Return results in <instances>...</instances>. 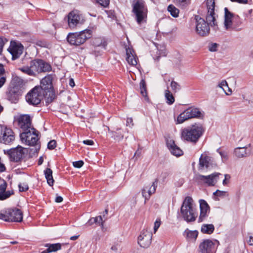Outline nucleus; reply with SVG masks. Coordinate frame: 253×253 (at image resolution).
Masks as SVG:
<instances>
[{
    "instance_id": "1",
    "label": "nucleus",
    "mask_w": 253,
    "mask_h": 253,
    "mask_svg": "<svg viewBox=\"0 0 253 253\" xmlns=\"http://www.w3.org/2000/svg\"><path fill=\"white\" fill-rule=\"evenodd\" d=\"M206 5L207 10L206 15L207 22L198 15L195 16L196 20V31L201 36L208 35L210 31L209 26L214 29L217 28L215 10V0H207Z\"/></svg>"
},
{
    "instance_id": "2",
    "label": "nucleus",
    "mask_w": 253,
    "mask_h": 253,
    "mask_svg": "<svg viewBox=\"0 0 253 253\" xmlns=\"http://www.w3.org/2000/svg\"><path fill=\"white\" fill-rule=\"evenodd\" d=\"M18 69L29 76L35 77L41 73L51 71L52 67L42 59H34L30 61L29 66H24Z\"/></svg>"
},
{
    "instance_id": "3",
    "label": "nucleus",
    "mask_w": 253,
    "mask_h": 253,
    "mask_svg": "<svg viewBox=\"0 0 253 253\" xmlns=\"http://www.w3.org/2000/svg\"><path fill=\"white\" fill-rule=\"evenodd\" d=\"M180 214L183 219L186 221H194L198 217L196 205L193 198L186 196L180 208Z\"/></svg>"
},
{
    "instance_id": "4",
    "label": "nucleus",
    "mask_w": 253,
    "mask_h": 253,
    "mask_svg": "<svg viewBox=\"0 0 253 253\" xmlns=\"http://www.w3.org/2000/svg\"><path fill=\"white\" fill-rule=\"evenodd\" d=\"M204 131L201 125L195 124L182 129L181 137L184 141L196 143L202 135Z\"/></svg>"
},
{
    "instance_id": "5",
    "label": "nucleus",
    "mask_w": 253,
    "mask_h": 253,
    "mask_svg": "<svg viewBox=\"0 0 253 253\" xmlns=\"http://www.w3.org/2000/svg\"><path fill=\"white\" fill-rule=\"evenodd\" d=\"M132 13L139 25L146 23L148 9L144 0H133L131 3Z\"/></svg>"
},
{
    "instance_id": "6",
    "label": "nucleus",
    "mask_w": 253,
    "mask_h": 253,
    "mask_svg": "<svg viewBox=\"0 0 253 253\" xmlns=\"http://www.w3.org/2000/svg\"><path fill=\"white\" fill-rule=\"evenodd\" d=\"M92 31L90 29H85L80 32L70 33L67 37V41L71 44L79 45L84 43L87 39L91 37Z\"/></svg>"
},
{
    "instance_id": "7",
    "label": "nucleus",
    "mask_w": 253,
    "mask_h": 253,
    "mask_svg": "<svg viewBox=\"0 0 253 253\" xmlns=\"http://www.w3.org/2000/svg\"><path fill=\"white\" fill-rule=\"evenodd\" d=\"M0 219L5 221H22L23 212L18 209H7L0 212Z\"/></svg>"
},
{
    "instance_id": "8",
    "label": "nucleus",
    "mask_w": 253,
    "mask_h": 253,
    "mask_svg": "<svg viewBox=\"0 0 253 253\" xmlns=\"http://www.w3.org/2000/svg\"><path fill=\"white\" fill-rule=\"evenodd\" d=\"M202 115L200 110L195 107H189L180 113L175 120L176 124H181L184 122L196 118H200Z\"/></svg>"
},
{
    "instance_id": "9",
    "label": "nucleus",
    "mask_w": 253,
    "mask_h": 253,
    "mask_svg": "<svg viewBox=\"0 0 253 253\" xmlns=\"http://www.w3.org/2000/svg\"><path fill=\"white\" fill-rule=\"evenodd\" d=\"M20 138L22 142L31 146L36 144L39 140L38 134L33 127L23 131L20 134Z\"/></svg>"
},
{
    "instance_id": "10",
    "label": "nucleus",
    "mask_w": 253,
    "mask_h": 253,
    "mask_svg": "<svg viewBox=\"0 0 253 253\" xmlns=\"http://www.w3.org/2000/svg\"><path fill=\"white\" fill-rule=\"evenodd\" d=\"M84 21V16L79 11L73 10L68 15V25L72 29L83 24Z\"/></svg>"
},
{
    "instance_id": "11",
    "label": "nucleus",
    "mask_w": 253,
    "mask_h": 253,
    "mask_svg": "<svg viewBox=\"0 0 253 253\" xmlns=\"http://www.w3.org/2000/svg\"><path fill=\"white\" fill-rule=\"evenodd\" d=\"M152 226H149L141 231L137 241L138 244L141 247L147 248L150 245L152 238Z\"/></svg>"
},
{
    "instance_id": "12",
    "label": "nucleus",
    "mask_w": 253,
    "mask_h": 253,
    "mask_svg": "<svg viewBox=\"0 0 253 253\" xmlns=\"http://www.w3.org/2000/svg\"><path fill=\"white\" fill-rule=\"evenodd\" d=\"M44 95V93L41 91V88L36 86L27 94L26 99L30 104L38 105L41 102Z\"/></svg>"
},
{
    "instance_id": "13",
    "label": "nucleus",
    "mask_w": 253,
    "mask_h": 253,
    "mask_svg": "<svg viewBox=\"0 0 253 253\" xmlns=\"http://www.w3.org/2000/svg\"><path fill=\"white\" fill-rule=\"evenodd\" d=\"M224 26L225 29L227 31H231L233 30L240 31L241 28L238 26L234 24L233 19L235 15L229 11L227 8H224Z\"/></svg>"
},
{
    "instance_id": "14",
    "label": "nucleus",
    "mask_w": 253,
    "mask_h": 253,
    "mask_svg": "<svg viewBox=\"0 0 253 253\" xmlns=\"http://www.w3.org/2000/svg\"><path fill=\"white\" fill-rule=\"evenodd\" d=\"M15 139L14 133L11 129L5 126L0 125V141L8 144Z\"/></svg>"
},
{
    "instance_id": "15",
    "label": "nucleus",
    "mask_w": 253,
    "mask_h": 253,
    "mask_svg": "<svg viewBox=\"0 0 253 253\" xmlns=\"http://www.w3.org/2000/svg\"><path fill=\"white\" fill-rule=\"evenodd\" d=\"M24 85L23 80L16 74L12 75V79L10 83L9 92L19 95L20 94L21 88Z\"/></svg>"
},
{
    "instance_id": "16",
    "label": "nucleus",
    "mask_w": 253,
    "mask_h": 253,
    "mask_svg": "<svg viewBox=\"0 0 253 253\" xmlns=\"http://www.w3.org/2000/svg\"><path fill=\"white\" fill-rule=\"evenodd\" d=\"M252 153H253V147L251 143L244 147L236 148L234 151L235 156L239 158L248 157Z\"/></svg>"
},
{
    "instance_id": "17",
    "label": "nucleus",
    "mask_w": 253,
    "mask_h": 253,
    "mask_svg": "<svg viewBox=\"0 0 253 253\" xmlns=\"http://www.w3.org/2000/svg\"><path fill=\"white\" fill-rule=\"evenodd\" d=\"M216 242H217L216 240L214 241L209 239L204 240L199 245V252L201 253H213Z\"/></svg>"
},
{
    "instance_id": "18",
    "label": "nucleus",
    "mask_w": 253,
    "mask_h": 253,
    "mask_svg": "<svg viewBox=\"0 0 253 253\" xmlns=\"http://www.w3.org/2000/svg\"><path fill=\"white\" fill-rule=\"evenodd\" d=\"M19 127L23 131L32 127L31 124V117L28 115H21L17 119Z\"/></svg>"
},
{
    "instance_id": "19",
    "label": "nucleus",
    "mask_w": 253,
    "mask_h": 253,
    "mask_svg": "<svg viewBox=\"0 0 253 253\" xmlns=\"http://www.w3.org/2000/svg\"><path fill=\"white\" fill-rule=\"evenodd\" d=\"M8 50L12 55V59L15 60L18 58L22 53L23 46L20 43L15 42H11Z\"/></svg>"
},
{
    "instance_id": "20",
    "label": "nucleus",
    "mask_w": 253,
    "mask_h": 253,
    "mask_svg": "<svg viewBox=\"0 0 253 253\" xmlns=\"http://www.w3.org/2000/svg\"><path fill=\"white\" fill-rule=\"evenodd\" d=\"M219 175H220L219 173H214L207 176L199 175L197 176V178L209 186H213L216 183Z\"/></svg>"
},
{
    "instance_id": "21",
    "label": "nucleus",
    "mask_w": 253,
    "mask_h": 253,
    "mask_svg": "<svg viewBox=\"0 0 253 253\" xmlns=\"http://www.w3.org/2000/svg\"><path fill=\"white\" fill-rule=\"evenodd\" d=\"M26 150L21 146L11 149L10 150L9 155L10 158L14 161H20L24 157Z\"/></svg>"
},
{
    "instance_id": "22",
    "label": "nucleus",
    "mask_w": 253,
    "mask_h": 253,
    "mask_svg": "<svg viewBox=\"0 0 253 253\" xmlns=\"http://www.w3.org/2000/svg\"><path fill=\"white\" fill-rule=\"evenodd\" d=\"M213 159L212 158L207 154H203L201 156L199 160V165L200 169H203L205 167L207 169H210L214 166Z\"/></svg>"
},
{
    "instance_id": "23",
    "label": "nucleus",
    "mask_w": 253,
    "mask_h": 253,
    "mask_svg": "<svg viewBox=\"0 0 253 253\" xmlns=\"http://www.w3.org/2000/svg\"><path fill=\"white\" fill-rule=\"evenodd\" d=\"M157 186V181L153 182L151 185L144 186L141 190L142 195L145 198V203L148 200L151 195L156 191Z\"/></svg>"
},
{
    "instance_id": "24",
    "label": "nucleus",
    "mask_w": 253,
    "mask_h": 253,
    "mask_svg": "<svg viewBox=\"0 0 253 253\" xmlns=\"http://www.w3.org/2000/svg\"><path fill=\"white\" fill-rule=\"evenodd\" d=\"M52 77L47 76L43 78L41 81V86L38 88H41V91L44 93L46 91H49L52 88Z\"/></svg>"
},
{
    "instance_id": "25",
    "label": "nucleus",
    "mask_w": 253,
    "mask_h": 253,
    "mask_svg": "<svg viewBox=\"0 0 253 253\" xmlns=\"http://www.w3.org/2000/svg\"><path fill=\"white\" fill-rule=\"evenodd\" d=\"M167 145L172 155L179 157L183 154L182 150L175 144L173 140H168Z\"/></svg>"
},
{
    "instance_id": "26",
    "label": "nucleus",
    "mask_w": 253,
    "mask_h": 253,
    "mask_svg": "<svg viewBox=\"0 0 253 253\" xmlns=\"http://www.w3.org/2000/svg\"><path fill=\"white\" fill-rule=\"evenodd\" d=\"M126 60L127 63L132 66H135L137 63V58L134 51L131 47L126 48Z\"/></svg>"
},
{
    "instance_id": "27",
    "label": "nucleus",
    "mask_w": 253,
    "mask_h": 253,
    "mask_svg": "<svg viewBox=\"0 0 253 253\" xmlns=\"http://www.w3.org/2000/svg\"><path fill=\"white\" fill-rule=\"evenodd\" d=\"M200 214L199 219L201 220L204 219V218L207 216V214L210 212V207L208 203L204 200H200Z\"/></svg>"
},
{
    "instance_id": "28",
    "label": "nucleus",
    "mask_w": 253,
    "mask_h": 253,
    "mask_svg": "<svg viewBox=\"0 0 253 253\" xmlns=\"http://www.w3.org/2000/svg\"><path fill=\"white\" fill-rule=\"evenodd\" d=\"M6 182L4 180L1 181V183L0 184V200H3L9 198L13 193L12 191H6Z\"/></svg>"
},
{
    "instance_id": "29",
    "label": "nucleus",
    "mask_w": 253,
    "mask_h": 253,
    "mask_svg": "<svg viewBox=\"0 0 253 253\" xmlns=\"http://www.w3.org/2000/svg\"><path fill=\"white\" fill-rule=\"evenodd\" d=\"M198 234L197 230H190L186 229L184 232L183 235L188 242L194 243L197 238Z\"/></svg>"
},
{
    "instance_id": "30",
    "label": "nucleus",
    "mask_w": 253,
    "mask_h": 253,
    "mask_svg": "<svg viewBox=\"0 0 253 253\" xmlns=\"http://www.w3.org/2000/svg\"><path fill=\"white\" fill-rule=\"evenodd\" d=\"M45 177L46 179L47 182L49 186H52L54 184V180L52 176V171L49 168H47L44 171Z\"/></svg>"
},
{
    "instance_id": "31",
    "label": "nucleus",
    "mask_w": 253,
    "mask_h": 253,
    "mask_svg": "<svg viewBox=\"0 0 253 253\" xmlns=\"http://www.w3.org/2000/svg\"><path fill=\"white\" fill-rule=\"evenodd\" d=\"M218 86L221 88L227 95H229L232 93V89L228 86V84L225 80H222L220 82Z\"/></svg>"
},
{
    "instance_id": "32",
    "label": "nucleus",
    "mask_w": 253,
    "mask_h": 253,
    "mask_svg": "<svg viewBox=\"0 0 253 253\" xmlns=\"http://www.w3.org/2000/svg\"><path fill=\"white\" fill-rule=\"evenodd\" d=\"M214 229V226L212 224H204L202 226L201 232L203 233L210 234L213 232Z\"/></svg>"
},
{
    "instance_id": "33",
    "label": "nucleus",
    "mask_w": 253,
    "mask_h": 253,
    "mask_svg": "<svg viewBox=\"0 0 253 253\" xmlns=\"http://www.w3.org/2000/svg\"><path fill=\"white\" fill-rule=\"evenodd\" d=\"M45 247L48 248V252L49 253L57 251L61 248V245L60 243L46 244L45 245Z\"/></svg>"
},
{
    "instance_id": "34",
    "label": "nucleus",
    "mask_w": 253,
    "mask_h": 253,
    "mask_svg": "<svg viewBox=\"0 0 253 253\" xmlns=\"http://www.w3.org/2000/svg\"><path fill=\"white\" fill-rule=\"evenodd\" d=\"M168 11L173 17L177 18L179 16V10L172 4L168 6Z\"/></svg>"
},
{
    "instance_id": "35",
    "label": "nucleus",
    "mask_w": 253,
    "mask_h": 253,
    "mask_svg": "<svg viewBox=\"0 0 253 253\" xmlns=\"http://www.w3.org/2000/svg\"><path fill=\"white\" fill-rule=\"evenodd\" d=\"M93 44L95 46L101 47L102 48L105 49L106 46V43L100 38H95L93 41Z\"/></svg>"
},
{
    "instance_id": "36",
    "label": "nucleus",
    "mask_w": 253,
    "mask_h": 253,
    "mask_svg": "<svg viewBox=\"0 0 253 253\" xmlns=\"http://www.w3.org/2000/svg\"><path fill=\"white\" fill-rule=\"evenodd\" d=\"M165 96L168 104L170 105L174 102V98L169 90L167 89L165 91Z\"/></svg>"
},
{
    "instance_id": "37",
    "label": "nucleus",
    "mask_w": 253,
    "mask_h": 253,
    "mask_svg": "<svg viewBox=\"0 0 253 253\" xmlns=\"http://www.w3.org/2000/svg\"><path fill=\"white\" fill-rule=\"evenodd\" d=\"M177 5L182 8L185 7L190 3V0H172Z\"/></svg>"
},
{
    "instance_id": "38",
    "label": "nucleus",
    "mask_w": 253,
    "mask_h": 253,
    "mask_svg": "<svg viewBox=\"0 0 253 253\" xmlns=\"http://www.w3.org/2000/svg\"><path fill=\"white\" fill-rule=\"evenodd\" d=\"M4 69L2 64H0V87L5 83L6 78L4 75Z\"/></svg>"
},
{
    "instance_id": "39",
    "label": "nucleus",
    "mask_w": 253,
    "mask_h": 253,
    "mask_svg": "<svg viewBox=\"0 0 253 253\" xmlns=\"http://www.w3.org/2000/svg\"><path fill=\"white\" fill-rule=\"evenodd\" d=\"M108 214V210H105V211L102 213V215L97 216L95 217H92L89 219V221H91L92 219L93 221H101L103 220H105L107 219L105 218V216Z\"/></svg>"
},
{
    "instance_id": "40",
    "label": "nucleus",
    "mask_w": 253,
    "mask_h": 253,
    "mask_svg": "<svg viewBox=\"0 0 253 253\" xmlns=\"http://www.w3.org/2000/svg\"><path fill=\"white\" fill-rule=\"evenodd\" d=\"M140 90L142 95L147 98L146 85L144 80H142L140 83Z\"/></svg>"
},
{
    "instance_id": "41",
    "label": "nucleus",
    "mask_w": 253,
    "mask_h": 253,
    "mask_svg": "<svg viewBox=\"0 0 253 253\" xmlns=\"http://www.w3.org/2000/svg\"><path fill=\"white\" fill-rule=\"evenodd\" d=\"M244 101L253 107V94H247L243 97Z\"/></svg>"
},
{
    "instance_id": "42",
    "label": "nucleus",
    "mask_w": 253,
    "mask_h": 253,
    "mask_svg": "<svg viewBox=\"0 0 253 253\" xmlns=\"http://www.w3.org/2000/svg\"><path fill=\"white\" fill-rule=\"evenodd\" d=\"M171 88L174 92H176L180 90V85L177 82L172 81L170 84Z\"/></svg>"
},
{
    "instance_id": "43",
    "label": "nucleus",
    "mask_w": 253,
    "mask_h": 253,
    "mask_svg": "<svg viewBox=\"0 0 253 253\" xmlns=\"http://www.w3.org/2000/svg\"><path fill=\"white\" fill-rule=\"evenodd\" d=\"M213 195L216 197L223 198L228 196V193L227 191L217 190L215 192L213 193Z\"/></svg>"
},
{
    "instance_id": "44",
    "label": "nucleus",
    "mask_w": 253,
    "mask_h": 253,
    "mask_svg": "<svg viewBox=\"0 0 253 253\" xmlns=\"http://www.w3.org/2000/svg\"><path fill=\"white\" fill-rule=\"evenodd\" d=\"M97 226L101 227L102 231H106L108 228V226L107 225L106 222H95Z\"/></svg>"
},
{
    "instance_id": "45",
    "label": "nucleus",
    "mask_w": 253,
    "mask_h": 253,
    "mask_svg": "<svg viewBox=\"0 0 253 253\" xmlns=\"http://www.w3.org/2000/svg\"><path fill=\"white\" fill-rule=\"evenodd\" d=\"M218 44L216 43H212L209 46V49L210 51L214 52L217 50Z\"/></svg>"
},
{
    "instance_id": "46",
    "label": "nucleus",
    "mask_w": 253,
    "mask_h": 253,
    "mask_svg": "<svg viewBox=\"0 0 253 253\" xmlns=\"http://www.w3.org/2000/svg\"><path fill=\"white\" fill-rule=\"evenodd\" d=\"M97 2L104 7H107L110 2L109 0H95Z\"/></svg>"
},
{
    "instance_id": "47",
    "label": "nucleus",
    "mask_w": 253,
    "mask_h": 253,
    "mask_svg": "<svg viewBox=\"0 0 253 253\" xmlns=\"http://www.w3.org/2000/svg\"><path fill=\"white\" fill-rule=\"evenodd\" d=\"M20 191H25L28 189V186L26 183H21L19 184Z\"/></svg>"
},
{
    "instance_id": "48",
    "label": "nucleus",
    "mask_w": 253,
    "mask_h": 253,
    "mask_svg": "<svg viewBox=\"0 0 253 253\" xmlns=\"http://www.w3.org/2000/svg\"><path fill=\"white\" fill-rule=\"evenodd\" d=\"M56 146V142L55 140H52L50 141L47 145L48 148L49 149H53Z\"/></svg>"
},
{
    "instance_id": "49",
    "label": "nucleus",
    "mask_w": 253,
    "mask_h": 253,
    "mask_svg": "<svg viewBox=\"0 0 253 253\" xmlns=\"http://www.w3.org/2000/svg\"><path fill=\"white\" fill-rule=\"evenodd\" d=\"M84 162L83 161H78L74 162L73 165L74 167L77 168H80L84 165Z\"/></svg>"
},
{
    "instance_id": "50",
    "label": "nucleus",
    "mask_w": 253,
    "mask_h": 253,
    "mask_svg": "<svg viewBox=\"0 0 253 253\" xmlns=\"http://www.w3.org/2000/svg\"><path fill=\"white\" fill-rule=\"evenodd\" d=\"M126 126H128L129 127H132L134 124L133 123V120L131 118H128L126 120Z\"/></svg>"
},
{
    "instance_id": "51",
    "label": "nucleus",
    "mask_w": 253,
    "mask_h": 253,
    "mask_svg": "<svg viewBox=\"0 0 253 253\" xmlns=\"http://www.w3.org/2000/svg\"><path fill=\"white\" fill-rule=\"evenodd\" d=\"M161 225V222H154V225L153 226L154 233H155L159 228Z\"/></svg>"
},
{
    "instance_id": "52",
    "label": "nucleus",
    "mask_w": 253,
    "mask_h": 253,
    "mask_svg": "<svg viewBox=\"0 0 253 253\" xmlns=\"http://www.w3.org/2000/svg\"><path fill=\"white\" fill-rule=\"evenodd\" d=\"M5 42L3 39L0 38V54L1 53Z\"/></svg>"
},
{
    "instance_id": "53",
    "label": "nucleus",
    "mask_w": 253,
    "mask_h": 253,
    "mask_svg": "<svg viewBox=\"0 0 253 253\" xmlns=\"http://www.w3.org/2000/svg\"><path fill=\"white\" fill-rule=\"evenodd\" d=\"M248 243L251 245H253V234H251L249 236V239L247 240Z\"/></svg>"
},
{
    "instance_id": "54",
    "label": "nucleus",
    "mask_w": 253,
    "mask_h": 253,
    "mask_svg": "<svg viewBox=\"0 0 253 253\" xmlns=\"http://www.w3.org/2000/svg\"><path fill=\"white\" fill-rule=\"evenodd\" d=\"M232 2H238L242 4H247L248 0H230Z\"/></svg>"
},
{
    "instance_id": "55",
    "label": "nucleus",
    "mask_w": 253,
    "mask_h": 253,
    "mask_svg": "<svg viewBox=\"0 0 253 253\" xmlns=\"http://www.w3.org/2000/svg\"><path fill=\"white\" fill-rule=\"evenodd\" d=\"M219 154L222 159L226 160L228 157L227 153L225 152H220Z\"/></svg>"
},
{
    "instance_id": "56",
    "label": "nucleus",
    "mask_w": 253,
    "mask_h": 253,
    "mask_svg": "<svg viewBox=\"0 0 253 253\" xmlns=\"http://www.w3.org/2000/svg\"><path fill=\"white\" fill-rule=\"evenodd\" d=\"M84 144L88 145H92L94 144V142L91 140H86L83 141Z\"/></svg>"
},
{
    "instance_id": "57",
    "label": "nucleus",
    "mask_w": 253,
    "mask_h": 253,
    "mask_svg": "<svg viewBox=\"0 0 253 253\" xmlns=\"http://www.w3.org/2000/svg\"><path fill=\"white\" fill-rule=\"evenodd\" d=\"M63 199L61 196H57L55 198V202L56 203H61L63 201Z\"/></svg>"
},
{
    "instance_id": "58",
    "label": "nucleus",
    "mask_w": 253,
    "mask_h": 253,
    "mask_svg": "<svg viewBox=\"0 0 253 253\" xmlns=\"http://www.w3.org/2000/svg\"><path fill=\"white\" fill-rule=\"evenodd\" d=\"M69 85L71 86V87H74L75 85V82L74 81V80L73 79H70V81H69Z\"/></svg>"
},
{
    "instance_id": "59",
    "label": "nucleus",
    "mask_w": 253,
    "mask_h": 253,
    "mask_svg": "<svg viewBox=\"0 0 253 253\" xmlns=\"http://www.w3.org/2000/svg\"><path fill=\"white\" fill-rule=\"evenodd\" d=\"M111 250L114 251V252H117L118 251V246L117 245H114V246H113L111 248Z\"/></svg>"
},
{
    "instance_id": "60",
    "label": "nucleus",
    "mask_w": 253,
    "mask_h": 253,
    "mask_svg": "<svg viewBox=\"0 0 253 253\" xmlns=\"http://www.w3.org/2000/svg\"><path fill=\"white\" fill-rule=\"evenodd\" d=\"M79 235L78 236H73L70 237V240L74 241L77 240L79 238Z\"/></svg>"
},
{
    "instance_id": "61",
    "label": "nucleus",
    "mask_w": 253,
    "mask_h": 253,
    "mask_svg": "<svg viewBox=\"0 0 253 253\" xmlns=\"http://www.w3.org/2000/svg\"><path fill=\"white\" fill-rule=\"evenodd\" d=\"M43 160L42 158H41L39 161V165H41L42 163Z\"/></svg>"
},
{
    "instance_id": "62",
    "label": "nucleus",
    "mask_w": 253,
    "mask_h": 253,
    "mask_svg": "<svg viewBox=\"0 0 253 253\" xmlns=\"http://www.w3.org/2000/svg\"><path fill=\"white\" fill-rule=\"evenodd\" d=\"M227 175H225V179L223 180V184L224 185H225V184H226V177H227Z\"/></svg>"
},
{
    "instance_id": "63",
    "label": "nucleus",
    "mask_w": 253,
    "mask_h": 253,
    "mask_svg": "<svg viewBox=\"0 0 253 253\" xmlns=\"http://www.w3.org/2000/svg\"><path fill=\"white\" fill-rule=\"evenodd\" d=\"M41 253H49V252H48V249H47L46 250L41 252Z\"/></svg>"
},
{
    "instance_id": "64",
    "label": "nucleus",
    "mask_w": 253,
    "mask_h": 253,
    "mask_svg": "<svg viewBox=\"0 0 253 253\" xmlns=\"http://www.w3.org/2000/svg\"><path fill=\"white\" fill-rule=\"evenodd\" d=\"M10 243L12 244H16L17 243V242H16V241L11 242Z\"/></svg>"
}]
</instances>
